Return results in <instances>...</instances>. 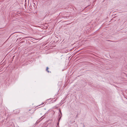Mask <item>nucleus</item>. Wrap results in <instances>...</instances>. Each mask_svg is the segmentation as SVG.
<instances>
[{"label": "nucleus", "mask_w": 127, "mask_h": 127, "mask_svg": "<svg viewBox=\"0 0 127 127\" xmlns=\"http://www.w3.org/2000/svg\"><path fill=\"white\" fill-rule=\"evenodd\" d=\"M49 69V68L48 67H46V70L49 73V72H50L48 70V69Z\"/></svg>", "instance_id": "4"}, {"label": "nucleus", "mask_w": 127, "mask_h": 127, "mask_svg": "<svg viewBox=\"0 0 127 127\" xmlns=\"http://www.w3.org/2000/svg\"><path fill=\"white\" fill-rule=\"evenodd\" d=\"M14 112V113L16 114H17L19 113L20 112V110L19 109H17L15 110Z\"/></svg>", "instance_id": "1"}, {"label": "nucleus", "mask_w": 127, "mask_h": 127, "mask_svg": "<svg viewBox=\"0 0 127 127\" xmlns=\"http://www.w3.org/2000/svg\"><path fill=\"white\" fill-rule=\"evenodd\" d=\"M44 103H42L40 105H42V104H43Z\"/></svg>", "instance_id": "6"}, {"label": "nucleus", "mask_w": 127, "mask_h": 127, "mask_svg": "<svg viewBox=\"0 0 127 127\" xmlns=\"http://www.w3.org/2000/svg\"><path fill=\"white\" fill-rule=\"evenodd\" d=\"M74 127H78V125L76 124H74Z\"/></svg>", "instance_id": "5"}, {"label": "nucleus", "mask_w": 127, "mask_h": 127, "mask_svg": "<svg viewBox=\"0 0 127 127\" xmlns=\"http://www.w3.org/2000/svg\"><path fill=\"white\" fill-rule=\"evenodd\" d=\"M59 111H60V113L61 114V115H62V112L61 111V110H59ZM61 116H60V117H59L58 119V123H57V125H58L59 124V122H60V120L61 119Z\"/></svg>", "instance_id": "3"}, {"label": "nucleus", "mask_w": 127, "mask_h": 127, "mask_svg": "<svg viewBox=\"0 0 127 127\" xmlns=\"http://www.w3.org/2000/svg\"><path fill=\"white\" fill-rule=\"evenodd\" d=\"M29 111H31V112H29L30 113L32 114L34 113L35 110L34 109L32 108L31 109L29 110Z\"/></svg>", "instance_id": "2"}]
</instances>
